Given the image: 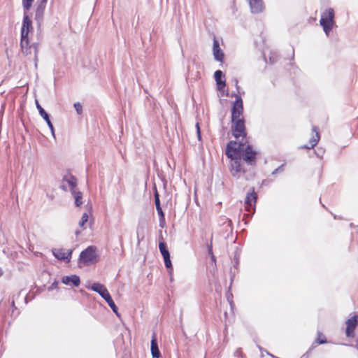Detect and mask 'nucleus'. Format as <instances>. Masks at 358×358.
<instances>
[{
    "mask_svg": "<svg viewBox=\"0 0 358 358\" xmlns=\"http://www.w3.org/2000/svg\"><path fill=\"white\" fill-rule=\"evenodd\" d=\"M248 3L252 13L258 14L265 9L263 0H248Z\"/></svg>",
    "mask_w": 358,
    "mask_h": 358,
    "instance_id": "ddd939ff",
    "label": "nucleus"
},
{
    "mask_svg": "<svg viewBox=\"0 0 358 358\" xmlns=\"http://www.w3.org/2000/svg\"><path fill=\"white\" fill-rule=\"evenodd\" d=\"M137 238H138V243L141 242L144 238V236L143 235L141 238H140L139 231H137Z\"/></svg>",
    "mask_w": 358,
    "mask_h": 358,
    "instance_id": "f704fd0d",
    "label": "nucleus"
},
{
    "mask_svg": "<svg viewBox=\"0 0 358 358\" xmlns=\"http://www.w3.org/2000/svg\"><path fill=\"white\" fill-rule=\"evenodd\" d=\"M155 203L156 208L161 206L160 201H159V194L157 190L155 192Z\"/></svg>",
    "mask_w": 358,
    "mask_h": 358,
    "instance_id": "c756f323",
    "label": "nucleus"
},
{
    "mask_svg": "<svg viewBox=\"0 0 358 358\" xmlns=\"http://www.w3.org/2000/svg\"><path fill=\"white\" fill-rule=\"evenodd\" d=\"M164 264H165L166 267L167 268L170 269L169 273L171 274V273L173 271V268H172V264H171V262L170 259V256H169L168 257H164Z\"/></svg>",
    "mask_w": 358,
    "mask_h": 358,
    "instance_id": "bb28decb",
    "label": "nucleus"
},
{
    "mask_svg": "<svg viewBox=\"0 0 358 358\" xmlns=\"http://www.w3.org/2000/svg\"><path fill=\"white\" fill-rule=\"evenodd\" d=\"M257 152L253 150L252 146L248 145L243 154V159L249 164L255 163Z\"/></svg>",
    "mask_w": 358,
    "mask_h": 358,
    "instance_id": "f8f14e48",
    "label": "nucleus"
},
{
    "mask_svg": "<svg viewBox=\"0 0 358 358\" xmlns=\"http://www.w3.org/2000/svg\"><path fill=\"white\" fill-rule=\"evenodd\" d=\"M240 160V157H237L234 159H231V173L233 176L239 177L240 173L242 171Z\"/></svg>",
    "mask_w": 358,
    "mask_h": 358,
    "instance_id": "dca6fc26",
    "label": "nucleus"
},
{
    "mask_svg": "<svg viewBox=\"0 0 358 358\" xmlns=\"http://www.w3.org/2000/svg\"><path fill=\"white\" fill-rule=\"evenodd\" d=\"M313 131L315 132V134L310 139V146L309 145H304V146L302 147L303 148L311 149V148H314L317 144V143L319 142L320 137L319 132L317 131V128L316 127H313Z\"/></svg>",
    "mask_w": 358,
    "mask_h": 358,
    "instance_id": "6ab92c4d",
    "label": "nucleus"
},
{
    "mask_svg": "<svg viewBox=\"0 0 358 358\" xmlns=\"http://www.w3.org/2000/svg\"><path fill=\"white\" fill-rule=\"evenodd\" d=\"M64 182H66L68 185H69V187L70 188V189L73 192V190H76L75 189V187L76 186V178H74L73 177H70L69 178H65L64 180Z\"/></svg>",
    "mask_w": 358,
    "mask_h": 358,
    "instance_id": "b1692460",
    "label": "nucleus"
},
{
    "mask_svg": "<svg viewBox=\"0 0 358 358\" xmlns=\"http://www.w3.org/2000/svg\"><path fill=\"white\" fill-rule=\"evenodd\" d=\"M151 353L153 358H159L160 357V352L158 349L155 334H153L151 341Z\"/></svg>",
    "mask_w": 358,
    "mask_h": 358,
    "instance_id": "aec40b11",
    "label": "nucleus"
},
{
    "mask_svg": "<svg viewBox=\"0 0 358 358\" xmlns=\"http://www.w3.org/2000/svg\"><path fill=\"white\" fill-rule=\"evenodd\" d=\"M235 355L236 356H241L242 355V352L240 349L237 350L235 352Z\"/></svg>",
    "mask_w": 358,
    "mask_h": 358,
    "instance_id": "c9c22d12",
    "label": "nucleus"
},
{
    "mask_svg": "<svg viewBox=\"0 0 358 358\" xmlns=\"http://www.w3.org/2000/svg\"><path fill=\"white\" fill-rule=\"evenodd\" d=\"M74 199H75V203L76 206H80L83 203L82 201V193L80 192H77L76 190H73L72 192Z\"/></svg>",
    "mask_w": 358,
    "mask_h": 358,
    "instance_id": "5701e85b",
    "label": "nucleus"
},
{
    "mask_svg": "<svg viewBox=\"0 0 358 358\" xmlns=\"http://www.w3.org/2000/svg\"><path fill=\"white\" fill-rule=\"evenodd\" d=\"M243 101L241 98L238 97L234 102L231 110V121L243 120Z\"/></svg>",
    "mask_w": 358,
    "mask_h": 358,
    "instance_id": "39448f33",
    "label": "nucleus"
},
{
    "mask_svg": "<svg viewBox=\"0 0 358 358\" xmlns=\"http://www.w3.org/2000/svg\"><path fill=\"white\" fill-rule=\"evenodd\" d=\"M33 1H34V0H23L22 1V6H23V8L24 10V12H26V13H27V11L30 9Z\"/></svg>",
    "mask_w": 358,
    "mask_h": 358,
    "instance_id": "a878e982",
    "label": "nucleus"
},
{
    "mask_svg": "<svg viewBox=\"0 0 358 358\" xmlns=\"http://www.w3.org/2000/svg\"><path fill=\"white\" fill-rule=\"evenodd\" d=\"M32 22L29 19L27 13L24 12V17L21 29V39H22V43H24L26 42V39H28V34L30 31H32Z\"/></svg>",
    "mask_w": 358,
    "mask_h": 358,
    "instance_id": "20e7f679",
    "label": "nucleus"
},
{
    "mask_svg": "<svg viewBox=\"0 0 358 358\" xmlns=\"http://www.w3.org/2000/svg\"><path fill=\"white\" fill-rule=\"evenodd\" d=\"M36 108L38 110V112H39V114L41 115V116L45 120V122H47L50 131H51V133H52V135L53 137H55V130H54V127L49 118V115L45 111V110L41 106V105L38 103V101L36 100Z\"/></svg>",
    "mask_w": 358,
    "mask_h": 358,
    "instance_id": "4468645a",
    "label": "nucleus"
},
{
    "mask_svg": "<svg viewBox=\"0 0 358 358\" xmlns=\"http://www.w3.org/2000/svg\"><path fill=\"white\" fill-rule=\"evenodd\" d=\"M87 288L91 289L92 290L99 293L104 299H106L110 296L106 287L99 282H94L90 287H87Z\"/></svg>",
    "mask_w": 358,
    "mask_h": 358,
    "instance_id": "9b49d317",
    "label": "nucleus"
},
{
    "mask_svg": "<svg viewBox=\"0 0 358 358\" xmlns=\"http://www.w3.org/2000/svg\"><path fill=\"white\" fill-rule=\"evenodd\" d=\"M257 201V194L252 191L250 193H248L245 199V210L250 211L251 208H253Z\"/></svg>",
    "mask_w": 358,
    "mask_h": 358,
    "instance_id": "f3484780",
    "label": "nucleus"
},
{
    "mask_svg": "<svg viewBox=\"0 0 358 358\" xmlns=\"http://www.w3.org/2000/svg\"><path fill=\"white\" fill-rule=\"evenodd\" d=\"M47 1L48 0L38 1L35 13V19L38 24H41L43 22Z\"/></svg>",
    "mask_w": 358,
    "mask_h": 358,
    "instance_id": "1a4fd4ad",
    "label": "nucleus"
},
{
    "mask_svg": "<svg viewBox=\"0 0 358 358\" xmlns=\"http://www.w3.org/2000/svg\"><path fill=\"white\" fill-rule=\"evenodd\" d=\"M166 225L165 217L159 218V227L164 228Z\"/></svg>",
    "mask_w": 358,
    "mask_h": 358,
    "instance_id": "2f4dec72",
    "label": "nucleus"
},
{
    "mask_svg": "<svg viewBox=\"0 0 358 358\" xmlns=\"http://www.w3.org/2000/svg\"><path fill=\"white\" fill-rule=\"evenodd\" d=\"M232 134L236 138L245 136V127L244 120H238L237 121H231Z\"/></svg>",
    "mask_w": 358,
    "mask_h": 358,
    "instance_id": "423d86ee",
    "label": "nucleus"
},
{
    "mask_svg": "<svg viewBox=\"0 0 358 358\" xmlns=\"http://www.w3.org/2000/svg\"><path fill=\"white\" fill-rule=\"evenodd\" d=\"M62 282L65 285H73L76 287H78L80 283V278L76 275L64 276L62 279Z\"/></svg>",
    "mask_w": 358,
    "mask_h": 358,
    "instance_id": "a211bd4d",
    "label": "nucleus"
},
{
    "mask_svg": "<svg viewBox=\"0 0 358 358\" xmlns=\"http://www.w3.org/2000/svg\"><path fill=\"white\" fill-rule=\"evenodd\" d=\"M106 301L107 302V303L108 304V306L110 307V308L113 310V311L117 315H118V313H117V307L116 306V305L115 304L113 300L112 299L111 296H110L109 297H108L106 299H105Z\"/></svg>",
    "mask_w": 358,
    "mask_h": 358,
    "instance_id": "393cba45",
    "label": "nucleus"
},
{
    "mask_svg": "<svg viewBox=\"0 0 358 358\" xmlns=\"http://www.w3.org/2000/svg\"><path fill=\"white\" fill-rule=\"evenodd\" d=\"M156 209H157V213H158V215L159 216V218L164 217V212H163L161 206L158 207V208H156Z\"/></svg>",
    "mask_w": 358,
    "mask_h": 358,
    "instance_id": "7c9ffc66",
    "label": "nucleus"
},
{
    "mask_svg": "<svg viewBox=\"0 0 358 358\" xmlns=\"http://www.w3.org/2000/svg\"><path fill=\"white\" fill-rule=\"evenodd\" d=\"M196 129H197V136H198V138L200 139L201 138V132H200V129H199V123H197L196 124Z\"/></svg>",
    "mask_w": 358,
    "mask_h": 358,
    "instance_id": "72a5a7b5",
    "label": "nucleus"
},
{
    "mask_svg": "<svg viewBox=\"0 0 358 358\" xmlns=\"http://www.w3.org/2000/svg\"><path fill=\"white\" fill-rule=\"evenodd\" d=\"M334 11L332 8L325 10L321 15L320 24L327 35L329 34L334 24Z\"/></svg>",
    "mask_w": 358,
    "mask_h": 358,
    "instance_id": "f03ea898",
    "label": "nucleus"
},
{
    "mask_svg": "<svg viewBox=\"0 0 358 358\" xmlns=\"http://www.w3.org/2000/svg\"><path fill=\"white\" fill-rule=\"evenodd\" d=\"M76 235H78L79 234V231H76Z\"/></svg>",
    "mask_w": 358,
    "mask_h": 358,
    "instance_id": "4c0bfd02",
    "label": "nucleus"
},
{
    "mask_svg": "<svg viewBox=\"0 0 358 358\" xmlns=\"http://www.w3.org/2000/svg\"><path fill=\"white\" fill-rule=\"evenodd\" d=\"M53 255L59 260H66L67 262H70L71 258L72 250L66 249H53Z\"/></svg>",
    "mask_w": 358,
    "mask_h": 358,
    "instance_id": "6e6552de",
    "label": "nucleus"
},
{
    "mask_svg": "<svg viewBox=\"0 0 358 358\" xmlns=\"http://www.w3.org/2000/svg\"><path fill=\"white\" fill-rule=\"evenodd\" d=\"M88 220V215L87 213H85L83 214L80 221L79 222V226L83 227L84 224L87 222Z\"/></svg>",
    "mask_w": 358,
    "mask_h": 358,
    "instance_id": "cd10ccee",
    "label": "nucleus"
},
{
    "mask_svg": "<svg viewBox=\"0 0 358 358\" xmlns=\"http://www.w3.org/2000/svg\"><path fill=\"white\" fill-rule=\"evenodd\" d=\"M241 146V143L238 144L237 142L233 141H230L226 148L227 156L231 159L239 157Z\"/></svg>",
    "mask_w": 358,
    "mask_h": 358,
    "instance_id": "0eeeda50",
    "label": "nucleus"
},
{
    "mask_svg": "<svg viewBox=\"0 0 358 358\" xmlns=\"http://www.w3.org/2000/svg\"><path fill=\"white\" fill-rule=\"evenodd\" d=\"M160 239L163 240L162 237H160ZM159 248L160 250L161 254L163 256V258L168 257L170 256L169 252L166 249V245L165 243L163 241H161L159 243Z\"/></svg>",
    "mask_w": 358,
    "mask_h": 358,
    "instance_id": "4be33fe9",
    "label": "nucleus"
},
{
    "mask_svg": "<svg viewBox=\"0 0 358 358\" xmlns=\"http://www.w3.org/2000/svg\"><path fill=\"white\" fill-rule=\"evenodd\" d=\"M98 261L96 248L94 246H89L80 255V262L84 265L94 264Z\"/></svg>",
    "mask_w": 358,
    "mask_h": 358,
    "instance_id": "f257e3e1",
    "label": "nucleus"
},
{
    "mask_svg": "<svg viewBox=\"0 0 358 358\" xmlns=\"http://www.w3.org/2000/svg\"><path fill=\"white\" fill-rule=\"evenodd\" d=\"M213 53L215 60L222 62L224 59V53L220 47L218 41L215 38L213 40Z\"/></svg>",
    "mask_w": 358,
    "mask_h": 358,
    "instance_id": "2eb2a0df",
    "label": "nucleus"
},
{
    "mask_svg": "<svg viewBox=\"0 0 358 358\" xmlns=\"http://www.w3.org/2000/svg\"><path fill=\"white\" fill-rule=\"evenodd\" d=\"M20 47L22 52L25 56H33L35 61V65H37V54H38V45L36 43L29 44V38L26 39V42L22 43V39L20 41Z\"/></svg>",
    "mask_w": 358,
    "mask_h": 358,
    "instance_id": "7ed1b4c3",
    "label": "nucleus"
},
{
    "mask_svg": "<svg viewBox=\"0 0 358 358\" xmlns=\"http://www.w3.org/2000/svg\"><path fill=\"white\" fill-rule=\"evenodd\" d=\"M208 253L211 255V258H212L213 261H215V257L213 255L212 245H210L208 247Z\"/></svg>",
    "mask_w": 358,
    "mask_h": 358,
    "instance_id": "473e14b6",
    "label": "nucleus"
},
{
    "mask_svg": "<svg viewBox=\"0 0 358 358\" xmlns=\"http://www.w3.org/2000/svg\"><path fill=\"white\" fill-rule=\"evenodd\" d=\"M74 108L78 115H80L82 113L83 106L79 102L74 103Z\"/></svg>",
    "mask_w": 358,
    "mask_h": 358,
    "instance_id": "c85d7f7f",
    "label": "nucleus"
},
{
    "mask_svg": "<svg viewBox=\"0 0 358 358\" xmlns=\"http://www.w3.org/2000/svg\"><path fill=\"white\" fill-rule=\"evenodd\" d=\"M358 322V316L355 315L346 321V331L345 334L348 337H354V331L357 327Z\"/></svg>",
    "mask_w": 358,
    "mask_h": 358,
    "instance_id": "9d476101",
    "label": "nucleus"
},
{
    "mask_svg": "<svg viewBox=\"0 0 358 358\" xmlns=\"http://www.w3.org/2000/svg\"><path fill=\"white\" fill-rule=\"evenodd\" d=\"M222 76H223V73H222V71H220V70H217L215 72V75H214L215 79L216 81V84L217 85V88L220 90H222L226 85L225 81L222 80Z\"/></svg>",
    "mask_w": 358,
    "mask_h": 358,
    "instance_id": "412c9836",
    "label": "nucleus"
},
{
    "mask_svg": "<svg viewBox=\"0 0 358 358\" xmlns=\"http://www.w3.org/2000/svg\"><path fill=\"white\" fill-rule=\"evenodd\" d=\"M325 342H326V341H325V340H322V341H318V343H319V344H322V343H324Z\"/></svg>",
    "mask_w": 358,
    "mask_h": 358,
    "instance_id": "e433bc0d",
    "label": "nucleus"
}]
</instances>
